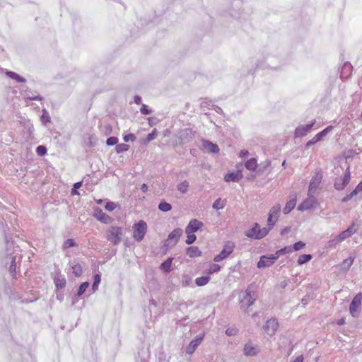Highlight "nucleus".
<instances>
[{
  "instance_id": "1",
  "label": "nucleus",
  "mask_w": 362,
  "mask_h": 362,
  "mask_svg": "<svg viewBox=\"0 0 362 362\" xmlns=\"http://www.w3.org/2000/svg\"><path fill=\"white\" fill-rule=\"evenodd\" d=\"M257 298V294L256 291L252 289V285L250 284L240 296L239 304L240 308L245 312L248 311V308L250 305L254 304Z\"/></svg>"
},
{
  "instance_id": "2",
  "label": "nucleus",
  "mask_w": 362,
  "mask_h": 362,
  "mask_svg": "<svg viewBox=\"0 0 362 362\" xmlns=\"http://www.w3.org/2000/svg\"><path fill=\"white\" fill-rule=\"evenodd\" d=\"M269 228H261L259 224L255 223L252 227L245 232V235L251 239L259 240L264 238L269 232Z\"/></svg>"
},
{
  "instance_id": "3",
  "label": "nucleus",
  "mask_w": 362,
  "mask_h": 362,
  "mask_svg": "<svg viewBox=\"0 0 362 362\" xmlns=\"http://www.w3.org/2000/svg\"><path fill=\"white\" fill-rule=\"evenodd\" d=\"M293 250H276L275 254L263 255L257 262L258 268H265L272 266L281 255H284Z\"/></svg>"
},
{
  "instance_id": "4",
  "label": "nucleus",
  "mask_w": 362,
  "mask_h": 362,
  "mask_svg": "<svg viewBox=\"0 0 362 362\" xmlns=\"http://www.w3.org/2000/svg\"><path fill=\"white\" fill-rule=\"evenodd\" d=\"M124 229L122 227L111 226L106 232L107 239L114 245H118L122 240Z\"/></svg>"
},
{
  "instance_id": "5",
  "label": "nucleus",
  "mask_w": 362,
  "mask_h": 362,
  "mask_svg": "<svg viewBox=\"0 0 362 362\" xmlns=\"http://www.w3.org/2000/svg\"><path fill=\"white\" fill-rule=\"evenodd\" d=\"M132 230L134 239L137 242H141L147 232V224L144 221L140 220L134 224Z\"/></svg>"
},
{
  "instance_id": "6",
  "label": "nucleus",
  "mask_w": 362,
  "mask_h": 362,
  "mask_svg": "<svg viewBox=\"0 0 362 362\" xmlns=\"http://www.w3.org/2000/svg\"><path fill=\"white\" fill-rule=\"evenodd\" d=\"M281 210V206L280 204H275L270 209L269 214H268V218H267V228H269V230H271L276 221H278V218L279 217L280 213Z\"/></svg>"
},
{
  "instance_id": "7",
  "label": "nucleus",
  "mask_w": 362,
  "mask_h": 362,
  "mask_svg": "<svg viewBox=\"0 0 362 362\" xmlns=\"http://www.w3.org/2000/svg\"><path fill=\"white\" fill-rule=\"evenodd\" d=\"M362 293H357L349 305V312L352 317H357L361 308Z\"/></svg>"
},
{
  "instance_id": "8",
  "label": "nucleus",
  "mask_w": 362,
  "mask_h": 362,
  "mask_svg": "<svg viewBox=\"0 0 362 362\" xmlns=\"http://www.w3.org/2000/svg\"><path fill=\"white\" fill-rule=\"evenodd\" d=\"M351 180V173L349 168H347L343 177H337L334 180V186L337 190L344 189L349 183Z\"/></svg>"
},
{
  "instance_id": "9",
  "label": "nucleus",
  "mask_w": 362,
  "mask_h": 362,
  "mask_svg": "<svg viewBox=\"0 0 362 362\" xmlns=\"http://www.w3.org/2000/svg\"><path fill=\"white\" fill-rule=\"evenodd\" d=\"M182 230L181 228H175L174 229L169 235L165 240V246L168 247H174L176 243L178 242L181 235H182Z\"/></svg>"
},
{
  "instance_id": "10",
  "label": "nucleus",
  "mask_w": 362,
  "mask_h": 362,
  "mask_svg": "<svg viewBox=\"0 0 362 362\" xmlns=\"http://www.w3.org/2000/svg\"><path fill=\"white\" fill-rule=\"evenodd\" d=\"M318 203L317 199L313 196V194L308 195V197L305 199L298 206V211H306L312 209H315L317 207Z\"/></svg>"
},
{
  "instance_id": "11",
  "label": "nucleus",
  "mask_w": 362,
  "mask_h": 362,
  "mask_svg": "<svg viewBox=\"0 0 362 362\" xmlns=\"http://www.w3.org/2000/svg\"><path fill=\"white\" fill-rule=\"evenodd\" d=\"M322 179V174L321 172L315 173V174L313 176L308 188V194L310 195L311 194H314L316 189L318 188L321 180Z\"/></svg>"
},
{
  "instance_id": "12",
  "label": "nucleus",
  "mask_w": 362,
  "mask_h": 362,
  "mask_svg": "<svg viewBox=\"0 0 362 362\" xmlns=\"http://www.w3.org/2000/svg\"><path fill=\"white\" fill-rule=\"evenodd\" d=\"M358 229V225L356 223H352L351 225L349 226V228L346 230L342 231L340 234L337 235V240H339L340 242L344 241L345 239L354 234Z\"/></svg>"
},
{
  "instance_id": "13",
  "label": "nucleus",
  "mask_w": 362,
  "mask_h": 362,
  "mask_svg": "<svg viewBox=\"0 0 362 362\" xmlns=\"http://www.w3.org/2000/svg\"><path fill=\"white\" fill-rule=\"evenodd\" d=\"M278 327L279 322L277 320L272 318L266 322V324L264 326V329L268 335L273 336L276 332Z\"/></svg>"
},
{
  "instance_id": "14",
  "label": "nucleus",
  "mask_w": 362,
  "mask_h": 362,
  "mask_svg": "<svg viewBox=\"0 0 362 362\" xmlns=\"http://www.w3.org/2000/svg\"><path fill=\"white\" fill-rule=\"evenodd\" d=\"M315 123V120L313 121L311 123L305 124V125H300L297 127L295 129V136L296 137H303L305 136L312 129L313 125Z\"/></svg>"
},
{
  "instance_id": "15",
  "label": "nucleus",
  "mask_w": 362,
  "mask_h": 362,
  "mask_svg": "<svg viewBox=\"0 0 362 362\" xmlns=\"http://www.w3.org/2000/svg\"><path fill=\"white\" fill-rule=\"evenodd\" d=\"M203 223L197 219H192L189 221L185 228V233L187 234L194 233L199 228L203 226Z\"/></svg>"
},
{
  "instance_id": "16",
  "label": "nucleus",
  "mask_w": 362,
  "mask_h": 362,
  "mask_svg": "<svg viewBox=\"0 0 362 362\" xmlns=\"http://www.w3.org/2000/svg\"><path fill=\"white\" fill-rule=\"evenodd\" d=\"M243 175L242 171L238 170L236 172H231L227 173L224 176V180L227 182H238L243 178Z\"/></svg>"
},
{
  "instance_id": "17",
  "label": "nucleus",
  "mask_w": 362,
  "mask_h": 362,
  "mask_svg": "<svg viewBox=\"0 0 362 362\" xmlns=\"http://www.w3.org/2000/svg\"><path fill=\"white\" fill-rule=\"evenodd\" d=\"M244 354L247 356H253L258 354L259 349L254 346L250 341L246 343L243 349Z\"/></svg>"
},
{
  "instance_id": "18",
  "label": "nucleus",
  "mask_w": 362,
  "mask_h": 362,
  "mask_svg": "<svg viewBox=\"0 0 362 362\" xmlns=\"http://www.w3.org/2000/svg\"><path fill=\"white\" fill-rule=\"evenodd\" d=\"M202 146L204 149L209 153H218L219 151V148L217 144H214L209 141H203Z\"/></svg>"
},
{
  "instance_id": "19",
  "label": "nucleus",
  "mask_w": 362,
  "mask_h": 362,
  "mask_svg": "<svg viewBox=\"0 0 362 362\" xmlns=\"http://www.w3.org/2000/svg\"><path fill=\"white\" fill-rule=\"evenodd\" d=\"M179 134V139L182 142L189 141L193 138L192 131L188 128L181 130Z\"/></svg>"
},
{
  "instance_id": "20",
  "label": "nucleus",
  "mask_w": 362,
  "mask_h": 362,
  "mask_svg": "<svg viewBox=\"0 0 362 362\" xmlns=\"http://www.w3.org/2000/svg\"><path fill=\"white\" fill-rule=\"evenodd\" d=\"M354 258V257L350 256L348 258L344 259L343 262L339 265L340 271L346 272L353 264Z\"/></svg>"
},
{
  "instance_id": "21",
  "label": "nucleus",
  "mask_w": 362,
  "mask_h": 362,
  "mask_svg": "<svg viewBox=\"0 0 362 362\" xmlns=\"http://www.w3.org/2000/svg\"><path fill=\"white\" fill-rule=\"evenodd\" d=\"M203 339V336H198L194 339L192 340L189 347L187 348V353H192L195 349L199 345Z\"/></svg>"
},
{
  "instance_id": "22",
  "label": "nucleus",
  "mask_w": 362,
  "mask_h": 362,
  "mask_svg": "<svg viewBox=\"0 0 362 362\" xmlns=\"http://www.w3.org/2000/svg\"><path fill=\"white\" fill-rule=\"evenodd\" d=\"M296 205V197H294V198L288 200L286 202V206L284 208L283 212L285 214L290 213L294 209Z\"/></svg>"
},
{
  "instance_id": "23",
  "label": "nucleus",
  "mask_w": 362,
  "mask_h": 362,
  "mask_svg": "<svg viewBox=\"0 0 362 362\" xmlns=\"http://www.w3.org/2000/svg\"><path fill=\"white\" fill-rule=\"evenodd\" d=\"M95 217L98 220L100 221L108 223L111 221L112 218L110 216H108L107 214L103 212L101 210H100L96 214Z\"/></svg>"
},
{
  "instance_id": "24",
  "label": "nucleus",
  "mask_w": 362,
  "mask_h": 362,
  "mask_svg": "<svg viewBox=\"0 0 362 362\" xmlns=\"http://www.w3.org/2000/svg\"><path fill=\"white\" fill-rule=\"evenodd\" d=\"M332 129V126H329L322 132L317 133L314 137L315 138V141L317 142L322 141L324 137H325Z\"/></svg>"
},
{
  "instance_id": "25",
  "label": "nucleus",
  "mask_w": 362,
  "mask_h": 362,
  "mask_svg": "<svg viewBox=\"0 0 362 362\" xmlns=\"http://www.w3.org/2000/svg\"><path fill=\"white\" fill-rule=\"evenodd\" d=\"M172 261L173 258L168 257L165 261L161 263L160 266V269L166 273H169L171 270Z\"/></svg>"
},
{
  "instance_id": "26",
  "label": "nucleus",
  "mask_w": 362,
  "mask_h": 362,
  "mask_svg": "<svg viewBox=\"0 0 362 362\" xmlns=\"http://www.w3.org/2000/svg\"><path fill=\"white\" fill-rule=\"evenodd\" d=\"M233 250H221V252L214 257V260L215 262H220L227 257H228Z\"/></svg>"
},
{
  "instance_id": "27",
  "label": "nucleus",
  "mask_w": 362,
  "mask_h": 362,
  "mask_svg": "<svg viewBox=\"0 0 362 362\" xmlns=\"http://www.w3.org/2000/svg\"><path fill=\"white\" fill-rule=\"evenodd\" d=\"M6 75L9 78L16 80L18 82L24 83L26 81L25 78L21 77L20 75L16 73L11 71H8L6 72Z\"/></svg>"
},
{
  "instance_id": "28",
  "label": "nucleus",
  "mask_w": 362,
  "mask_h": 362,
  "mask_svg": "<svg viewBox=\"0 0 362 362\" xmlns=\"http://www.w3.org/2000/svg\"><path fill=\"white\" fill-rule=\"evenodd\" d=\"M245 166L249 170H255L257 167V160L255 158H251L247 160L245 163Z\"/></svg>"
},
{
  "instance_id": "29",
  "label": "nucleus",
  "mask_w": 362,
  "mask_h": 362,
  "mask_svg": "<svg viewBox=\"0 0 362 362\" xmlns=\"http://www.w3.org/2000/svg\"><path fill=\"white\" fill-rule=\"evenodd\" d=\"M210 279L211 278H210L209 276H201V277H197L195 279V284L198 286H205L206 284H208V282L209 281Z\"/></svg>"
},
{
  "instance_id": "30",
  "label": "nucleus",
  "mask_w": 362,
  "mask_h": 362,
  "mask_svg": "<svg viewBox=\"0 0 362 362\" xmlns=\"http://www.w3.org/2000/svg\"><path fill=\"white\" fill-rule=\"evenodd\" d=\"M189 186V182L187 180H185L177 185V189L181 193L185 194L188 191Z\"/></svg>"
},
{
  "instance_id": "31",
  "label": "nucleus",
  "mask_w": 362,
  "mask_h": 362,
  "mask_svg": "<svg viewBox=\"0 0 362 362\" xmlns=\"http://www.w3.org/2000/svg\"><path fill=\"white\" fill-rule=\"evenodd\" d=\"M311 259H312L311 255L304 254V255L299 256L297 262L298 264L302 265V264H305L308 262H309Z\"/></svg>"
},
{
  "instance_id": "32",
  "label": "nucleus",
  "mask_w": 362,
  "mask_h": 362,
  "mask_svg": "<svg viewBox=\"0 0 362 362\" xmlns=\"http://www.w3.org/2000/svg\"><path fill=\"white\" fill-rule=\"evenodd\" d=\"M158 209L163 212H168L172 209V206L165 201H162L158 204Z\"/></svg>"
},
{
  "instance_id": "33",
  "label": "nucleus",
  "mask_w": 362,
  "mask_h": 362,
  "mask_svg": "<svg viewBox=\"0 0 362 362\" xmlns=\"http://www.w3.org/2000/svg\"><path fill=\"white\" fill-rule=\"evenodd\" d=\"M54 284L58 289H62L66 286V280L64 278L55 277Z\"/></svg>"
},
{
  "instance_id": "34",
  "label": "nucleus",
  "mask_w": 362,
  "mask_h": 362,
  "mask_svg": "<svg viewBox=\"0 0 362 362\" xmlns=\"http://www.w3.org/2000/svg\"><path fill=\"white\" fill-rule=\"evenodd\" d=\"M89 283L88 281H86V282H83L82 283L80 286H79V288L78 289V291H77V296H82L85 291H86V289L88 288L89 286Z\"/></svg>"
},
{
  "instance_id": "35",
  "label": "nucleus",
  "mask_w": 362,
  "mask_h": 362,
  "mask_svg": "<svg viewBox=\"0 0 362 362\" xmlns=\"http://www.w3.org/2000/svg\"><path fill=\"white\" fill-rule=\"evenodd\" d=\"M72 272L76 276H80L83 272L82 267L81 264L76 263L72 266Z\"/></svg>"
},
{
  "instance_id": "36",
  "label": "nucleus",
  "mask_w": 362,
  "mask_h": 362,
  "mask_svg": "<svg viewBox=\"0 0 362 362\" xmlns=\"http://www.w3.org/2000/svg\"><path fill=\"white\" fill-rule=\"evenodd\" d=\"M129 148V146L125 144H117L115 147V151L117 153H123L127 151Z\"/></svg>"
},
{
  "instance_id": "37",
  "label": "nucleus",
  "mask_w": 362,
  "mask_h": 362,
  "mask_svg": "<svg viewBox=\"0 0 362 362\" xmlns=\"http://www.w3.org/2000/svg\"><path fill=\"white\" fill-rule=\"evenodd\" d=\"M225 333L228 337L235 336L238 333V329L235 327H228L226 329Z\"/></svg>"
},
{
  "instance_id": "38",
  "label": "nucleus",
  "mask_w": 362,
  "mask_h": 362,
  "mask_svg": "<svg viewBox=\"0 0 362 362\" xmlns=\"http://www.w3.org/2000/svg\"><path fill=\"white\" fill-rule=\"evenodd\" d=\"M221 267L216 264H211L208 269V274H211L219 272Z\"/></svg>"
},
{
  "instance_id": "39",
  "label": "nucleus",
  "mask_w": 362,
  "mask_h": 362,
  "mask_svg": "<svg viewBox=\"0 0 362 362\" xmlns=\"http://www.w3.org/2000/svg\"><path fill=\"white\" fill-rule=\"evenodd\" d=\"M157 134L156 129H154L151 133H149L144 140V144H147L151 141L153 140Z\"/></svg>"
},
{
  "instance_id": "40",
  "label": "nucleus",
  "mask_w": 362,
  "mask_h": 362,
  "mask_svg": "<svg viewBox=\"0 0 362 362\" xmlns=\"http://www.w3.org/2000/svg\"><path fill=\"white\" fill-rule=\"evenodd\" d=\"M225 204H223V202L221 201V199L219 198V199H217L213 204V208L214 209H216V210H218V209H221L224 207Z\"/></svg>"
},
{
  "instance_id": "41",
  "label": "nucleus",
  "mask_w": 362,
  "mask_h": 362,
  "mask_svg": "<svg viewBox=\"0 0 362 362\" xmlns=\"http://www.w3.org/2000/svg\"><path fill=\"white\" fill-rule=\"evenodd\" d=\"M352 70V66L349 63H345L344 65L342 67L341 73L343 74H347V75H350Z\"/></svg>"
},
{
  "instance_id": "42",
  "label": "nucleus",
  "mask_w": 362,
  "mask_h": 362,
  "mask_svg": "<svg viewBox=\"0 0 362 362\" xmlns=\"http://www.w3.org/2000/svg\"><path fill=\"white\" fill-rule=\"evenodd\" d=\"M74 246H76L74 240L73 239H67L64 243L63 249H68Z\"/></svg>"
},
{
  "instance_id": "43",
  "label": "nucleus",
  "mask_w": 362,
  "mask_h": 362,
  "mask_svg": "<svg viewBox=\"0 0 362 362\" xmlns=\"http://www.w3.org/2000/svg\"><path fill=\"white\" fill-rule=\"evenodd\" d=\"M187 255L189 257H199L202 255L201 250H187Z\"/></svg>"
},
{
  "instance_id": "44",
  "label": "nucleus",
  "mask_w": 362,
  "mask_h": 362,
  "mask_svg": "<svg viewBox=\"0 0 362 362\" xmlns=\"http://www.w3.org/2000/svg\"><path fill=\"white\" fill-rule=\"evenodd\" d=\"M36 153L38 156H44L47 153V148L44 146H38L36 148Z\"/></svg>"
},
{
  "instance_id": "45",
  "label": "nucleus",
  "mask_w": 362,
  "mask_h": 362,
  "mask_svg": "<svg viewBox=\"0 0 362 362\" xmlns=\"http://www.w3.org/2000/svg\"><path fill=\"white\" fill-rule=\"evenodd\" d=\"M117 142H118V139L115 136L109 137L106 141V144L107 146H114V145L117 144Z\"/></svg>"
},
{
  "instance_id": "46",
  "label": "nucleus",
  "mask_w": 362,
  "mask_h": 362,
  "mask_svg": "<svg viewBox=\"0 0 362 362\" xmlns=\"http://www.w3.org/2000/svg\"><path fill=\"white\" fill-rule=\"evenodd\" d=\"M196 235L194 233L187 234V239L185 240L186 243L190 245L193 243L196 240Z\"/></svg>"
},
{
  "instance_id": "47",
  "label": "nucleus",
  "mask_w": 362,
  "mask_h": 362,
  "mask_svg": "<svg viewBox=\"0 0 362 362\" xmlns=\"http://www.w3.org/2000/svg\"><path fill=\"white\" fill-rule=\"evenodd\" d=\"M116 208V204L112 202H107L105 209L107 211H112Z\"/></svg>"
},
{
  "instance_id": "48",
  "label": "nucleus",
  "mask_w": 362,
  "mask_h": 362,
  "mask_svg": "<svg viewBox=\"0 0 362 362\" xmlns=\"http://www.w3.org/2000/svg\"><path fill=\"white\" fill-rule=\"evenodd\" d=\"M123 139L125 142H128L129 141H134L136 140V136L134 134H128L124 136Z\"/></svg>"
},
{
  "instance_id": "49",
  "label": "nucleus",
  "mask_w": 362,
  "mask_h": 362,
  "mask_svg": "<svg viewBox=\"0 0 362 362\" xmlns=\"http://www.w3.org/2000/svg\"><path fill=\"white\" fill-rule=\"evenodd\" d=\"M357 194H356V192L353 190L350 194H347L346 196H345L343 199H342V202H346L348 201H349L351 199H352L354 196H356Z\"/></svg>"
},
{
  "instance_id": "50",
  "label": "nucleus",
  "mask_w": 362,
  "mask_h": 362,
  "mask_svg": "<svg viewBox=\"0 0 362 362\" xmlns=\"http://www.w3.org/2000/svg\"><path fill=\"white\" fill-rule=\"evenodd\" d=\"M337 240V237H334V238H333L332 240H329L328 242V247H336L337 246V245L341 243L339 240Z\"/></svg>"
},
{
  "instance_id": "51",
  "label": "nucleus",
  "mask_w": 362,
  "mask_h": 362,
  "mask_svg": "<svg viewBox=\"0 0 362 362\" xmlns=\"http://www.w3.org/2000/svg\"><path fill=\"white\" fill-rule=\"evenodd\" d=\"M16 269V259L15 257L12 258L11 264L9 267V271L11 273L15 274Z\"/></svg>"
},
{
  "instance_id": "52",
  "label": "nucleus",
  "mask_w": 362,
  "mask_h": 362,
  "mask_svg": "<svg viewBox=\"0 0 362 362\" xmlns=\"http://www.w3.org/2000/svg\"><path fill=\"white\" fill-rule=\"evenodd\" d=\"M354 190L356 192L357 195L360 194V197H362V180L358 183V185Z\"/></svg>"
},
{
  "instance_id": "53",
  "label": "nucleus",
  "mask_w": 362,
  "mask_h": 362,
  "mask_svg": "<svg viewBox=\"0 0 362 362\" xmlns=\"http://www.w3.org/2000/svg\"><path fill=\"white\" fill-rule=\"evenodd\" d=\"M305 246V243L302 241H298L293 245V249H302Z\"/></svg>"
},
{
  "instance_id": "54",
  "label": "nucleus",
  "mask_w": 362,
  "mask_h": 362,
  "mask_svg": "<svg viewBox=\"0 0 362 362\" xmlns=\"http://www.w3.org/2000/svg\"><path fill=\"white\" fill-rule=\"evenodd\" d=\"M140 111H141V113L143 115H149L150 113H151V111L150 110H148L147 105H142Z\"/></svg>"
},
{
  "instance_id": "55",
  "label": "nucleus",
  "mask_w": 362,
  "mask_h": 362,
  "mask_svg": "<svg viewBox=\"0 0 362 362\" xmlns=\"http://www.w3.org/2000/svg\"><path fill=\"white\" fill-rule=\"evenodd\" d=\"M42 122H50V117L47 114L45 110H43V115L42 116Z\"/></svg>"
},
{
  "instance_id": "56",
  "label": "nucleus",
  "mask_w": 362,
  "mask_h": 362,
  "mask_svg": "<svg viewBox=\"0 0 362 362\" xmlns=\"http://www.w3.org/2000/svg\"><path fill=\"white\" fill-rule=\"evenodd\" d=\"M101 278L100 274H95L93 276V283L99 284L100 283Z\"/></svg>"
},
{
  "instance_id": "57",
  "label": "nucleus",
  "mask_w": 362,
  "mask_h": 362,
  "mask_svg": "<svg viewBox=\"0 0 362 362\" xmlns=\"http://www.w3.org/2000/svg\"><path fill=\"white\" fill-rule=\"evenodd\" d=\"M317 143V141H315V138L313 137L311 140L308 141L305 144V148H308L310 146Z\"/></svg>"
},
{
  "instance_id": "58",
  "label": "nucleus",
  "mask_w": 362,
  "mask_h": 362,
  "mask_svg": "<svg viewBox=\"0 0 362 362\" xmlns=\"http://www.w3.org/2000/svg\"><path fill=\"white\" fill-rule=\"evenodd\" d=\"M211 109L214 110L217 113H219V114H222L223 113L222 109L220 107H218V106L212 105H211Z\"/></svg>"
},
{
  "instance_id": "59",
  "label": "nucleus",
  "mask_w": 362,
  "mask_h": 362,
  "mask_svg": "<svg viewBox=\"0 0 362 362\" xmlns=\"http://www.w3.org/2000/svg\"><path fill=\"white\" fill-rule=\"evenodd\" d=\"M28 99H29L30 100H41L42 97L39 95H37L34 96H28Z\"/></svg>"
},
{
  "instance_id": "60",
  "label": "nucleus",
  "mask_w": 362,
  "mask_h": 362,
  "mask_svg": "<svg viewBox=\"0 0 362 362\" xmlns=\"http://www.w3.org/2000/svg\"><path fill=\"white\" fill-rule=\"evenodd\" d=\"M247 155H248V151L247 150H245V149L241 150L240 153H239V156L240 158H244Z\"/></svg>"
},
{
  "instance_id": "61",
  "label": "nucleus",
  "mask_w": 362,
  "mask_h": 362,
  "mask_svg": "<svg viewBox=\"0 0 362 362\" xmlns=\"http://www.w3.org/2000/svg\"><path fill=\"white\" fill-rule=\"evenodd\" d=\"M134 102H135V103H136L138 105L141 104V98L140 96H138V95L135 96L134 97Z\"/></svg>"
},
{
  "instance_id": "62",
  "label": "nucleus",
  "mask_w": 362,
  "mask_h": 362,
  "mask_svg": "<svg viewBox=\"0 0 362 362\" xmlns=\"http://www.w3.org/2000/svg\"><path fill=\"white\" fill-rule=\"evenodd\" d=\"M99 284L93 283L92 284V290L93 292H95L98 289Z\"/></svg>"
},
{
  "instance_id": "63",
  "label": "nucleus",
  "mask_w": 362,
  "mask_h": 362,
  "mask_svg": "<svg viewBox=\"0 0 362 362\" xmlns=\"http://www.w3.org/2000/svg\"><path fill=\"white\" fill-rule=\"evenodd\" d=\"M141 190L143 192H146L148 190V185L146 184H143L141 187Z\"/></svg>"
},
{
  "instance_id": "64",
  "label": "nucleus",
  "mask_w": 362,
  "mask_h": 362,
  "mask_svg": "<svg viewBox=\"0 0 362 362\" xmlns=\"http://www.w3.org/2000/svg\"><path fill=\"white\" fill-rule=\"evenodd\" d=\"M303 356L301 355L298 356L293 362H303Z\"/></svg>"
}]
</instances>
